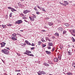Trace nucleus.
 I'll use <instances>...</instances> for the list:
<instances>
[{
	"mask_svg": "<svg viewBox=\"0 0 75 75\" xmlns=\"http://www.w3.org/2000/svg\"><path fill=\"white\" fill-rule=\"evenodd\" d=\"M11 39L13 41H16L17 39V35L16 34L14 33L12 35Z\"/></svg>",
	"mask_w": 75,
	"mask_h": 75,
	"instance_id": "1",
	"label": "nucleus"
},
{
	"mask_svg": "<svg viewBox=\"0 0 75 75\" xmlns=\"http://www.w3.org/2000/svg\"><path fill=\"white\" fill-rule=\"evenodd\" d=\"M1 51L2 52L4 53V54H7V55H8V54H9V51H8V50L6 49L2 50Z\"/></svg>",
	"mask_w": 75,
	"mask_h": 75,
	"instance_id": "2",
	"label": "nucleus"
},
{
	"mask_svg": "<svg viewBox=\"0 0 75 75\" xmlns=\"http://www.w3.org/2000/svg\"><path fill=\"white\" fill-rule=\"evenodd\" d=\"M39 72H40V73H38V75H41V74H43V75L46 74V73L44 71H39Z\"/></svg>",
	"mask_w": 75,
	"mask_h": 75,
	"instance_id": "3",
	"label": "nucleus"
},
{
	"mask_svg": "<svg viewBox=\"0 0 75 75\" xmlns=\"http://www.w3.org/2000/svg\"><path fill=\"white\" fill-rule=\"evenodd\" d=\"M0 44L1 45V48H2V47H3L5 46V45H6V43L3 42H2Z\"/></svg>",
	"mask_w": 75,
	"mask_h": 75,
	"instance_id": "4",
	"label": "nucleus"
},
{
	"mask_svg": "<svg viewBox=\"0 0 75 75\" xmlns=\"http://www.w3.org/2000/svg\"><path fill=\"white\" fill-rule=\"evenodd\" d=\"M22 23V20H19L18 21H16V22L15 23V24H20Z\"/></svg>",
	"mask_w": 75,
	"mask_h": 75,
	"instance_id": "5",
	"label": "nucleus"
},
{
	"mask_svg": "<svg viewBox=\"0 0 75 75\" xmlns=\"http://www.w3.org/2000/svg\"><path fill=\"white\" fill-rule=\"evenodd\" d=\"M29 18H30L31 21H34V18H33V16H29Z\"/></svg>",
	"mask_w": 75,
	"mask_h": 75,
	"instance_id": "6",
	"label": "nucleus"
},
{
	"mask_svg": "<svg viewBox=\"0 0 75 75\" xmlns=\"http://www.w3.org/2000/svg\"><path fill=\"white\" fill-rule=\"evenodd\" d=\"M30 11L26 10L23 11V13L24 14H27V13H30Z\"/></svg>",
	"mask_w": 75,
	"mask_h": 75,
	"instance_id": "7",
	"label": "nucleus"
},
{
	"mask_svg": "<svg viewBox=\"0 0 75 75\" xmlns=\"http://www.w3.org/2000/svg\"><path fill=\"white\" fill-rule=\"evenodd\" d=\"M25 42L27 44V45H31V44L28 41V40H25Z\"/></svg>",
	"mask_w": 75,
	"mask_h": 75,
	"instance_id": "8",
	"label": "nucleus"
},
{
	"mask_svg": "<svg viewBox=\"0 0 75 75\" xmlns=\"http://www.w3.org/2000/svg\"><path fill=\"white\" fill-rule=\"evenodd\" d=\"M43 65H45V66L46 67H50V64L45 62H44L43 63Z\"/></svg>",
	"mask_w": 75,
	"mask_h": 75,
	"instance_id": "9",
	"label": "nucleus"
},
{
	"mask_svg": "<svg viewBox=\"0 0 75 75\" xmlns=\"http://www.w3.org/2000/svg\"><path fill=\"white\" fill-rule=\"evenodd\" d=\"M58 30L59 31H63L64 30L63 28L61 27H59L58 28Z\"/></svg>",
	"mask_w": 75,
	"mask_h": 75,
	"instance_id": "10",
	"label": "nucleus"
},
{
	"mask_svg": "<svg viewBox=\"0 0 75 75\" xmlns=\"http://www.w3.org/2000/svg\"><path fill=\"white\" fill-rule=\"evenodd\" d=\"M72 31L73 33H74V34H75V29H74L72 30ZM71 34V35H73V36H74V37H75V34H73V33H72Z\"/></svg>",
	"mask_w": 75,
	"mask_h": 75,
	"instance_id": "11",
	"label": "nucleus"
},
{
	"mask_svg": "<svg viewBox=\"0 0 75 75\" xmlns=\"http://www.w3.org/2000/svg\"><path fill=\"white\" fill-rule=\"evenodd\" d=\"M48 46H53V44L51 42H49L48 44Z\"/></svg>",
	"mask_w": 75,
	"mask_h": 75,
	"instance_id": "12",
	"label": "nucleus"
},
{
	"mask_svg": "<svg viewBox=\"0 0 75 75\" xmlns=\"http://www.w3.org/2000/svg\"><path fill=\"white\" fill-rule=\"evenodd\" d=\"M53 23L52 22H48V24L50 26H52L53 24Z\"/></svg>",
	"mask_w": 75,
	"mask_h": 75,
	"instance_id": "13",
	"label": "nucleus"
},
{
	"mask_svg": "<svg viewBox=\"0 0 75 75\" xmlns=\"http://www.w3.org/2000/svg\"><path fill=\"white\" fill-rule=\"evenodd\" d=\"M45 52L47 54H48V55H50V54L51 53V52L50 51H46Z\"/></svg>",
	"mask_w": 75,
	"mask_h": 75,
	"instance_id": "14",
	"label": "nucleus"
},
{
	"mask_svg": "<svg viewBox=\"0 0 75 75\" xmlns=\"http://www.w3.org/2000/svg\"><path fill=\"white\" fill-rule=\"evenodd\" d=\"M64 3L65 4H65V5H68L69 4L68 1H64Z\"/></svg>",
	"mask_w": 75,
	"mask_h": 75,
	"instance_id": "15",
	"label": "nucleus"
},
{
	"mask_svg": "<svg viewBox=\"0 0 75 75\" xmlns=\"http://www.w3.org/2000/svg\"><path fill=\"white\" fill-rule=\"evenodd\" d=\"M54 62H57L58 61V58L57 57L55 58L54 59Z\"/></svg>",
	"mask_w": 75,
	"mask_h": 75,
	"instance_id": "16",
	"label": "nucleus"
},
{
	"mask_svg": "<svg viewBox=\"0 0 75 75\" xmlns=\"http://www.w3.org/2000/svg\"><path fill=\"white\" fill-rule=\"evenodd\" d=\"M41 44H42V42H41L40 41L38 42V45H40Z\"/></svg>",
	"mask_w": 75,
	"mask_h": 75,
	"instance_id": "17",
	"label": "nucleus"
},
{
	"mask_svg": "<svg viewBox=\"0 0 75 75\" xmlns=\"http://www.w3.org/2000/svg\"><path fill=\"white\" fill-rule=\"evenodd\" d=\"M67 75H72V73L71 72H68L67 73Z\"/></svg>",
	"mask_w": 75,
	"mask_h": 75,
	"instance_id": "18",
	"label": "nucleus"
},
{
	"mask_svg": "<svg viewBox=\"0 0 75 75\" xmlns=\"http://www.w3.org/2000/svg\"><path fill=\"white\" fill-rule=\"evenodd\" d=\"M21 15L23 16V17H27V15H24L23 13H21Z\"/></svg>",
	"mask_w": 75,
	"mask_h": 75,
	"instance_id": "19",
	"label": "nucleus"
},
{
	"mask_svg": "<svg viewBox=\"0 0 75 75\" xmlns=\"http://www.w3.org/2000/svg\"><path fill=\"white\" fill-rule=\"evenodd\" d=\"M1 27H2L3 28H6V25H1Z\"/></svg>",
	"mask_w": 75,
	"mask_h": 75,
	"instance_id": "20",
	"label": "nucleus"
},
{
	"mask_svg": "<svg viewBox=\"0 0 75 75\" xmlns=\"http://www.w3.org/2000/svg\"><path fill=\"white\" fill-rule=\"evenodd\" d=\"M71 40H72L73 42H75V39H74V38H73V37H72Z\"/></svg>",
	"mask_w": 75,
	"mask_h": 75,
	"instance_id": "21",
	"label": "nucleus"
},
{
	"mask_svg": "<svg viewBox=\"0 0 75 75\" xmlns=\"http://www.w3.org/2000/svg\"><path fill=\"white\" fill-rule=\"evenodd\" d=\"M59 3L60 4H61L63 6H66L67 5H65V4H64L61 2H59Z\"/></svg>",
	"mask_w": 75,
	"mask_h": 75,
	"instance_id": "22",
	"label": "nucleus"
},
{
	"mask_svg": "<svg viewBox=\"0 0 75 75\" xmlns=\"http://www.w3.org/2000/svg\"><path fill=\"white\" fill-rule=\"evenodd\" d=\"M26 52H27V53H31V52H30L29 50H26Z\"/></svg>",
	"mask_w": 75,
	"mask_h": 75,
	"instance_id": "23",
	"label": "nucleus"
},
{
	"mask_svg": "<svg viewBox=\"0 0 75 75\" xmlns=\"http://www.w3.org/2000/svg\"><path fill=\"white\" fill-rule=\"evenodd\" d=\"M32 15H33V18H36V16L34 14H32Z\"/></svg>",
	"mask_w": 75,
	"mask_h": 75,
	"instance_id": "24",
	"label": "nucleus"
},
{
	"mask_svg": "<svg viewBox=\"0 0 75 75\" xmlns=\"http://www.w3.org/2000/svg\"><path fill=\"white\" fill-rule=\"evenodd\" d=\"M64 25H65L67 26V27H69V25L67 23H65Z\"/></svg>",
	"mask_w": 75,
	"mask_h": 75,
	"instance_id": "25",
	"label": "nucleus"
},
{
	"mask_svg": "<svg viewBox=\"0 0 75 75\" xmlns=\"http://www.w3.org/2000/svg\"><path fill=\"white\" fill-rule=\"evenodd\" d=\"M68 55H72V53L71 52H68Z\"/></svg>",
	"mask_w": 75,
	"mask_h": 75,
	"instance_id": "26",
	"label": "nucleus"
},
{
	"mask_svg": "<svg viewBox=\"0 0 75 75\" xmlns=\"http://www.w3.org/2000/svg\"><path fill=\"white\" fill-rule=\"evenodd\" d=\"M18 5L20 7H21V6H22V4H21L20 3H18Z\"/></svg>",
	"mask_w": 75,
	"mask_h": 75,
	"instance_id": "27",
	"label": "nucleus"
},
{
	"mask_svg": "<svg viewBox=\"0 0 75 75\" xmlns=\"http://www.w3.org/2000/svg\"><path fill=\"white\" fill-rule=\"evenodd\" d=\"M55 35H56V36H59V33H55Z\"/></svg>",
	"mask_w": 75,
	"mask_h": 75,
	"instance_id": "28",
	"label": "nucleus"
},
{
	"mask_svg": "<svg viewBox=\"0 0 75 75\" xmlns=\"http://www.w3.org/2000/svg\"><path fill=\"white\" fill-rule=\"evenodd\" d=\"M36 7H37V6H35L34 8V10H35V11H38V10L37 9H36Z\"/></svg>",
	"mask_w": 75,
	"mask_h": 75,
	"instance_id": "29",
	"label": "nucleus"
},
{
	"mask_svg": "<svg viewBox=\"0 0 75 75\" xmlns=\"http://www.w3.org/2000/svg\"><path fill=\"white\" fill-rule=\"evenodd\" d=\"M11 10H12L13 11H16V10L15 9H14V8H12Z\"/></svg>",
	"mask_w": 75,
	"mask_h": 75,
	"instance_id": "30",
	"label": "nucleus"
},
{
	"mask_svg": "<svg viewBox=\"0 0 75 75\" xmlns=\"http://www.w3.org/2000/svg\"><path fill=\"white\" fill-rule=\"evenodd\" d=\"M67 33V31L65 30H64L63 31V34H65V33Z\"/></svg>",
	"mask_w": 75,
	"mask_h": 75,
	"instance_id": "31",
	"label": "nucleus"
},
{
	"mask_svg": "<svg viewBox=\"0 0 75 75\" xmlns=\"http://www.w3.org/2000/svg\"><path fill=\"white\" fill-rule=\"evenodd\" d=\"M12 14H13V13H10L9 15V17H11V16H12Z\"/></svg>",
	"mask_w": 75,
	"mask_h": 75,
	"instance_id": "32",
	"label": "nucleus"
},
{
	"mask_svg": "<svg viewBox=\"0 0 75 75\" xmlns=\"http://www.w3.org/2000/svg\"><path fill=\"white\" fill-rule=\"evenodd\" d=\"M8 9H10L11 10H12V8H12V7H11L10 6H9V7H8Z\"/></svg>",
	"mask_w": 75,
	"mask_h": 75,
	"instance_id": "33",
	"label": "nucleus"
},
{
	"mask_svg": "<svg viewBox=\"0 0 75 75\" xmlns=\"http://www.w3.org/2000/svg\"><path fill=\"white\" fill-rule=\"evenodd\" d=\"M42 47H45V46H46V45H44V44H42Z\"/></svg>",
	"mask_w": 75,
	"mask_h": 75,
	"instance_id": "34",
	"label": "nucleus"
},
{
	"mask_svg": "<svg viewBox=\"0 0 75 75\" xmlns=\"http://www.w3.org/2000/svg\"><path fill=\"white\" fill-rule=\"evenodd\" d=\"M41 41H42V42H45V41L44 40V38H42V39Z\"/></svg>",
	"mask_w": 75,
	"mask_h": 75,
	"instance_id": "35",
	"label": "nucleus"
},
{
	"mask_svg": "<svg viewBox=\"0 0 75 75\" xmlns=\"http://www.w3.org/2000/svg\"><path fill=\"white\" fill-rule=\"evenodd\" d=\"M54 50H55V47H53L52 50V52H53L54 51Z\"/></svg>",
	"mask_w": 75,
	"mask_h": 75,
	"instance_id": "36",
	"label": "nucleus"
},
{
	"mask_svg": "<svg viewBox=\"0 0 75 75\" xmlns=\"http://www.w3.org/2000/svg\"><path fill=\"white\" fill-rule=\"evenodd\" d=\"M23 18L24 20H25V19H27V18L26 17H23Z\"/></svg>",
	"mask_w": 75,
	"mask_h": 75,
	"instance_id": "37",
	"label": "nucleus"
},
{
	"mask_svg": "<svg viewBox=\"0 0 75 75\" xmlns=\"http://www.w3.org/2000/svg\"><path fill=\"white\" fill-rule=\"evenodd\" d=\"M42 10L43 11H46L45 10V9H44V8H42Z\"/></svg>",
	"mask_w": 75,
	"mask_h": 75,
	"instance_id": "38",
	"label": "nucleus"
},
{
	"mask_svg": "<svg viewBox=\"0 0 75 75\" xmlns=\"http://www.w3.org/2000/svg\"><path fill=\"white\" fill-rule=\"evenodd\" d=\"M34 49H35L34 47H32L31 48V50H34Z\"/></svg>",
	"mask_w": 75,
	"mask_h": 75,
	"instance_id": "39",
	"label": "nucleus"
},
{
	"mask_svg": "<svg viewBox=\"0 0 75 75\" xmlns=\"http://www.w3.org/2000/svg\"><path fill=\"white\" fill-rule=\"evenodd\" d=\"M30 56H32V57H34V56L33 54H30Z\"/></svg>",
	"mask_w": 75,
	"mask_h": 75,
	"instance_id": "40",
	"label": "nucleus"
},
{
	"mask_svg": "<svg viewBox=\"0 0 75 75\" xmlns=\"http://www.w3.org/2000/svg\"><path fill=\"white\" fill-rule=\"evenodd\" d=\"M47 48L49 50L50 49H51V47H50V46H48L47 47Z\"/></svg>",
	"mask_w": 75,
	"mask_h": 75,
	"instance_id": "41",
	"label": "nucleus"
},
{
	"mask_svg": "<svg viewBox=\"0 0 75 75\" xmlns=\"http://www.w3.org/2000/svg\"><path fill=\"white\" fill-rule=\"evenodd\" d=\"M36 14H40V12L38 11V12H36Z\"/></svg>",
	"mask_w": 75,
	"mask_h": 75,
	"instance_id": "42",
	"label": "nucleus"
},
{
	"mask_svg": "<svg viewBox=\"0 0 75 75\" xmlns=\"http://www.w3.org/2000/svg\"><path fill=\"white\" fill-rule=\"evenodd\" d=\"M17 35H19L20 37H21V34H18Z\"/></svg>",
	"mask_w": 75,
	"mask_h": 75,
	"instance_id": "43",
	"label": "nucleus"
},
{
	"mask_svg": "<svg viewBox=\"0 0 75 75\" xmlns=\"http://www.w3.org/2000/svg\"><path fill=\"white\" fill-rule=\"evenodd\" d=\"M37 6L38 8H39V9H40V10L41 9V8H40V6H38L37 5Z\"/></svg>",
	"mask_w": 75,
	"mask_h": 75,
	"instance_id": "44",
	"label": "nucleus"
},
{
	"mask_svg": "<svg viewBox=\"0 0 75 75\" xmlns=\"http://www.w3.org/2000/svg\"><path fill=\"white\" fill-rule=\"evenodd\" d=\"M11 25H12L11 24H9L8 25V26H11Z\"/></svg>",
	"mask_w": 75,
	"mask_h": 75,
	"instance_id": "45",
	"label": "nucleus"
},
{
	"mask_svg": "<svg viewBox=\"0 0 75 75\" xmlns=\"http://www.w3.org/2000/svg\"><path fill=\"white\" fill-rule=\"evenodd\" d=\"M58 58L60 60V59H61V57H60L59 56H58Z\"/></svg>",
	"mask_w": 75,
	"mask_h": 75,
	"instance_id": "46",
	"label": "nucleus"
},
{
	"mask_svg": "<svg viewBox=\"0 0 75 75\" xmlns=\"http://www.w3.org/2000/svg\"><path fill=\"white\" fill-rule=\"evenodd\" d=\"M17 55H18V56H20V54H18L17 53H16Z\"/></svg>",
	"mask_w": 75,
	"mask_h": 75,
	"instance_id": "47",
	"label": "nucleus"
},
{
	"mask_svg": "<svg viewBox=\"0 0 75 75\" xmlns=\"http://www.w3.org/2000/svg\"><path fill=\"white\" fill-rule=\"evenodd\" d=\"M32 46H34V43H32L31 45Z\"/></svg>",
	"mask_w": 75,
	"mask_h": 75,
	"instance_id": "48",
	"label": "nucleus"
},
{
	"mask_svg": "<svg viewBox=\"0 0 75 75\" xmlns=\"http://www.w3.org/2000/svg\"><path fill=\"white\" fill-rule=\"evenodd\" d=\"M45 40L46 41L48 40V38H46Z\"/></svg>",
	"mask_w": 75,
	"mask_h": 75,
	"instance_id": "49",
	"label": "nucleus"
},
{
	"mask_svg": "<svg viewBox=\"0 0 75 75\" xmlns=\"http://www.w3.org/2000/svg\"><path fill=\"white\" fill-rule=\"evenodd\" d=\"M23 54H26V55H27V52H25L23 53Z\"/></svg>",
	"mask_w": 75,
	"mask_h": 75,
	"instance_id": "50",
	"label": "nucleus"
},
{
	"mask_svg": "<svg viewBox=\"0 0 75 75\" xmlns=\"http://www.w3.org/2000/svg\"><path fill=\"white\" fill-rule=\"evenodd\" d=\"M74 63H73L72 65L73 67H74L75 68V66H74Z\"/></svg>",
	"mask_w": 75,
	"mask_h": 75,
	"instance_id": "51",
	"label": "nucleus"
},
{
	"mask_svg": "<svg viewBox=\"0 0 75 75\" xmlns=\"http://www.w3.org/2000/svg\"><path fill=\"white\" fill-rule=\"evenodd\" d=\"M27 55H28V56H30V53L27 54Z\"/></svg>",
	"mask_w": 75,
	"mask_h": 75,
	"instance_id": "52",
	"label": "nucleus"
},
{
	"mask_svg": "<svg viewBox=\"0 0 75 75\" xmlns=\"http://www.w3.org/2000/svg\"><path fill=\"white\" fill-rule=\"evenodd\" d=\"M70 27H71V28H74V26L71 25V26Z\"/></svg>",
	"mask_w": 75,
	"mask_h": 75,
	"instance_id": "53",
	"label": "nucleus"
},
{
	"mask_svg": "<svg viewBox=\"0 0 75 75\" xmlns=\"http://www.w3.org/2000/svg\"><path fill=\"white\" fill-rule=\"evenodd\" d=\"M24 46H23V47H25V45H26V44H23Z\"/></svg>",
	"mask_w": 75,
	"mask_h": 75,
	"instance_id": "54",
	"label": "nucleus"
},
{
	"mask_svg": "<svg viewBox=\"0 0 75 75\" xmlns=\"http://www.w3.org/2000/svg\"><path fill=\"white\" fill-rule=\"evenodd\" d=\"M44 28H48L46 26H45Z\"/></svg>",
	"mask_w": 75,
	"mask_h": 75,
	"instance_id": "55",
	"label": "nucleus"
},
{
	"mask_svg": "<svg viewBox=\"0 0 75 75\" xmlns=\"http://www.w3.org/2000/svg\"><path fill=\"white\" fill-rule=\"evenodd\" d=\"M48 40L50 42H51V40L49 39H48Z\"/></svg>",
	"mask_w": 75,
	"mask_h": 75,
	"instance_id": "56",
	"label": "nucleus"
},
{
	"mask_svg": "<svg viewBox=\"0 0 75 75\" xmlns=\"http://www.w3.org/2000/svg\"><path fill=\"white\" fill-rule=\"evenodd\" d=\"M24 21H25V22H26L27 23H28V21H27L26 20H24Z\"/></svg>",
	"mask_w": 75,
	"mask_h": 75,
	"instance_id": "57",
	"label": "nucleus"
},
{
	"mask_svg": "<svg viewBox=\"0 0 75 75\" xmlns=\"http://www.w3.org/2000/svg\"><path fill=\"white\" fill-rule=\"evenodd\" d=\"M17 75H21V74H20V73H18L17 74Z\"/></svg>",
	"mask_w": 75,
	"mask_h": 75,
	"instance_id": "58",
	"label": "nucleus"
},
{
	"mask_svg": "<svg viewBox=\"0 0 75 75\" xmlns=\"http://www.w3.org/2000/svg\"><path fill=\"white\" fill-rule=\"evenodd\" d=\"M42 31V32H46V31H45V30H43Z\"/></svg>",
	"mask_w": 75,
	"mask_h": 75,
	"instance_id": "59",
	"label": "nucleus"
},
{
	"mask_svg": "<svg viewBox=\"0 0 75 75\" xmlns=\"http://www.w3.org/2000/svg\"><path fill=\"white\" fill-rule=\"evenodd\" d=\"M52 38H53V39H54L55 38V37L53 36L52 37Z\"/></svg>",
	"mask_w": 75,
	"mask_h": 75,
	"instance_id": "60",
	"label": "nucleus"
},
{
	"mask_svg": "<svg viewBox=\"0 0 75 75\" xmlns=\"http://www.w3.org/2000/svg\"><path fill=\"white\" fill-rule=\"evenodd\" d=\"M16 71H17V72H20V70H17Z\"/></svg>",
	"mask_w": 75,
	"mask_h": 75,
	"instance_id": "61",
	"label": "nucleus"
},
{
	"mask_svg": "<svg viewBox=\"0 0 75 75\" xmlns=\"http://www.w3.org/2000/svg\"><path fill=\"white\" fill-rule=\"evenodd\" d=\"M72 30H69V31L70 32H71V31H72Z\"/></svg>",
	"mask_w": 75,
	"mask_h": 75,
	"instance_id": "62",
	"label": "nucleus"
},
{
	"mask_svg": "<svg viewBox=\"0 0 75 75\" xmlns=\"http://www.w3.org/2000/svg\"><path fill=\"white\" fill-rule=\"evenodd\" d=\"M6 48L8 50H10V49H9V47H6Z\"/></svg>",
	"mask_w": 75,
	"mask_h": 75,
	"instance_id": "63",
	"label": "nucleus"
},
{
	"mask_svg": "<svg viewBox=\"0 0 75 75\" xmlns=\"http://www.w3.org/2000/svg\"><path fill=\"white\" fill-rule=\"evenodd\" d=\"M49 75H53L51 74H49Z\"/></svg>",
	"mask_w": 75,
	"mask_h": 75,
	"instance_id": "64",
	"label": "nucleus"
}]
</instances>
